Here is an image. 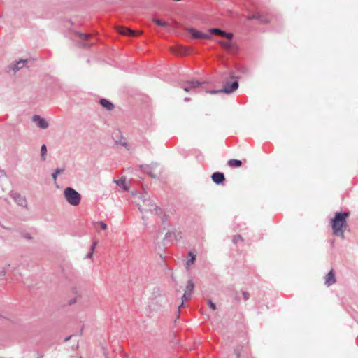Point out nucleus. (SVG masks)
I'll list each match as a JSON object with an SVG mask.
<instances>
[{
	"instance_id": "obj_19",
	"label": "nucleus",
	"mask_w": 358,
	"mask_h": 358,
	"mask_svg": "<svg viewBox=\"0 0 358 358\" xmlns=\"http://www.w3.org/2000/svg\"><path fill=\"white\" fill-rule=\"evenodd\" d=\"M189 52V49L184 47V46H179L177 48V50L176 51V54L178 55H187Z\"/></svg>"
},
{
	"instance_id": "obj_34",
	"label": "nucleus",
	"mask_w": 358,
	"mask_h": 358,
	"mask_svg": "<svg viewBox=\"0 0 358 358\" xmlns=\"http://www.w3.org/2000/svg\"><path fill=\"white\" fill-rule=\"evenodd\" d=\"M64 171V169H59V168H57V169H56L55 170V171H54V172H55V173H56V174H57V175H58V174H59V173H63Z\"/></svg>"
},
{
	"instance_id": "obj_38",
	"label": "nucleus",
	"mask_w": 358,
	"mask_h": 358,
	"mask_svg": "<svg viewBox=\"0 0 358 358\" xmlns=\"http://www.w3.org/2000/svg\"><path fill=\"white\" fill-rule=\"evenodd\" d=\"M6 274V269H3V271H1L0 272V275H1V276H4Z\"/></svg>"
},
{
	"instance_id": "obj_30",
	"label": "nucleus",
	"mask_w": 358,
	"mask_h": 358,
	"mask_svg": "<svg viewBox=\"0 0 358 358\" xmlns=\"http://www.w3.org/2000/svg\"><path fill=\"white\" fill-rule=\"evenodd\" d=\"M258 18H259V13H255L254 15H250L247 17V19L248 20H257Z\"/></svg>"
},
{
	"instance_id": "obj_45",
	"label": "nucleus",
	"mask_w": 358,
	"mask_h": 358,
	"mask_svg": "<svg viewBox=\"0 0 358 358\" xmlns=\"http://www.w3.org/2000/svg\"><path fill=\"white\" fill-rule=\"evenodd\" d=\"M79 358H81V357H79Z\"/></svg>"
},
{
	"instance_id": "obj_26",
	"label": "nucleus",
	"mask_w": 358,
	"mask_h": 358,
	"mask_svg": "<svg viewBox=\"0 0 358 358\" xmlns=\"http://www.w3.org/2000/svg\"><path fill=\"white\" fill-rule=\"evenodd\" d=\"M257 20H259L263 24H267L269 22L268 18L261 13H259V18H258Z\"/></svg>"
},
{
	"instance_id": "obj_11",
	"label": "nucleus",
	"mask_w": 358,
	"mask_h": 358,
	"mask_svg": "<svg viewBox=\"0 0 358 358\" xmlns=\"http://www.w3.org/2000/svg\"><path fill=\"white\" fill-rule=\"evenodd\" d=\"M27 63V59H20L19 61H17L11 64H10L8 67L9 70H12L14 72H16L19 71L20 69H22L25 64Z\"/></svg>"
},
{
	"instance_id": "obj_36",
	"label": "nucleus",
	"mask_w": 358,
	"mask_h": 358,
	"mask_svg": "<svg viewBox=\"0 0 358 358\" xmlns=\"http://www.w3.org/2000/svg\"><path fill=\"white\" fill-rule=\"evenodd\" d=\"M234 353L236 354L237 358L240 357V350H239V349H238V348L235 349L234 350Z\"/></svg>"
},
{
	"instance_id": "obj_33",
	"label": "nucleus",
	"mask_w": 358,
	"mask_h": 358,
	"mask_svg": "<svg viewBox=\"0 0 358 358\" xmlns=\"http://www.w3.org/2000/svg\"><path fill=\"white\" fill-rule=\"evenodd\" d=\"M243 297L245 301H247L250 298V294L248 292L243 291Z\"/></svg>"
},
{
	"instance_id": "obj_3",
	"label": "nucleus",
	"mask_w": 358,
	"mask_h": 358,
	"mask_svg": "<svg viewBox=\"0 0 358 358\" xmlns=\"http://www.w3.org/2000/svg\"><path fill=\"white\" fill-rule=\"evenodd\" d=\"M64 196L68 203L72 206H76L80 203V194L71 187H66L64 189Z\"/></svg>"
},
{
	"instance_id": "obj_15",
	"label": "nucleus",
	"mask_w": 358,
	"mask_h": 358,
	"mask_svg": "<svg viewBox=\"0 0 358 358\" xmlns=\"http://www.w3.org/2000/svg\"><path fill=\"white\" fill-rule=\"evenodd\" d=\"M12 196L15 201L20 206H27V200L22 196L19 194L14 193L12 194Z\"/></svg>"
},
{
	"instance_id": "obj_41",
	"label": "nucleus",
	"mask_w": 358,
	"mask_h": 358,
	"mask_svg": "<svg viewBox=\"0 0 358 358\" xmlns=\"http://www.w3.org/2000/svg\"><path fill=\"white\" fill-rule=\"evenodd\" d=\"M72 336H70L66 337V338H65V341H66L69 340Z\"/></svg>"
},
{
	"instance_id": "obj_27",
	"label": "nucleus",
	"mask_w": 358,
	"mask_h": 358,
	"mask_svg": "<svg viewBox=\"0 0 358 358\" xmlns=\"http://www.w3.org/2000/svg\"><path fill=\"white\" fill-rule=\"evenodd\" d=\"M96 245H97V242H96V241H94V242L92 243V246H91V248H90V252L87 255V258H91V257H92V255H93V252H94V249H95V248H96Z\"/></svg>"
},
{
	"instance_id": "obj_13",
	"label": "nucleus",
	"mask_w": 358,
	"mask_h": 358,
	"mask_svg": "<svg viewBox=\"0 0 358 358\" xmlns=\"http://www.w3.org/2000/svg\"><path fill=\"white\" fill-rule=\"evenodd\" d=\"M336 282V278L334 271L331 269L325 277L324 284L329 287Z\"/></svg>"
},
{
	"instance_id": "obj_14",
	"label": "nucleus",
	"mask_w": 358,
	"mask_h": 358,
	"mask_svg": "<svg viewBox=\"0 0 358 358\" xmlns=\"http://www.w3.org/2000/svg\"><path fill=\"white\" fill-rule=\"evenodd\" d=\"M118 32L124 36H134L137 35V32L136 31L124 27H119Z\"/></svg>"
},
{
	"instance_id": "obj_10",
	"label": "nucleus",
	"mask_w": 358,
	"mask_h": 358,
	"mask_svg": "<svg viewBox=\"0 0 358 358\" xmlns=\"http://www.w3.org/2000/svg\"><path fill=\"white\" fill-rule=\"evenodd\" d=\"M32 120L34 122L37 124L39 128L42 129H45L48 127L49 124L48 122L44 118H42L41 116L38 115H34L32 117Z\"/></svg>"
},
{
	"instance_id": "obj_29",
	"label": "nucleus",
	"mask_w": 358,
	"mask_h": 358,
	"mask_svg": "<svg viewBox=\"0 0 358 358\" xmlns=\"http://www.w3.org/2000/svg\"><path fill=\"white\" fill-rule=\"evenodd\" d=\"M117 185L119 186H122L124 189H126L124 184H125V179L124 178H120L119 180L115 181Z\"/></svg>"
},
{
	"instance_id": "obj_16",
	"label": "nucleus",
	"mask_w": 358,
	"mask_h": 358,
	"mask_svg": "<svg viewBox=\"0 0 358 358\" xmlns=\"http://www.w3.org/2000/svg\"><path fill=\"white\" fill-rule=\"evenodd\" d=\"M76 34L78 36V38L82 41H83V43L82 44V45L83 47H88V46L91 45V44H88L87 43L85 42L88 40V38H90V36H91L90 34H83V33H79V32L76 33Z\"/></svg>"
},
{
	"instance_id": "obj_25",
	"label": "nucleus",
	"mask_w": 358,
	"mask_h": 358,
	"mask_svg": "<svg viewBox=\"0 0 358 358\" xmlns=\"http://www.w3.org/2000/svg\"><path fill=\"white\" fill-rule=\"evenodd\" d=\"M154 22L156 24L161 27H167L169 25V24L166 22L159 19H155Z\"/></svg>"
},
{
	"instance_id": "obj_39",
	"label": "nucleus",
	"mask_w": 358,
	"mask_h": 358,
	"mask_svg": "<svg viewBox=\"0 0 358 358\" xmlns=\"http://www.w3.org/2000/svg\"><path fill=\"white\" fill-rule=\"evenodd\" d=\"M120 144H121L122 146H124V147H125L126 148H127V149H128V145H127V143L126 142H124H124H121V143H120Z\"/></svg>"
},
{
	"instance_id": "obj_8",
	"label": "nucleus",
	"mask_w": 358,
	"mask_h": 358,
	"mask_svg": "<svg viewBox=\"0 0 358 358\" xmlns=\"http://www.w3.org/2000/svg\"><path fill=\"white\" fill-rule=\"evenodd\" d=\"M178 236H179V238H181L180 232L171 231H167L164 238V245H166L168 243L171 242L173 239L178 240Z\"/></svg>"
},
{
	"instance_id": "obj_21",
	"label": "nucleus",
	"mask_w": 358,
	"mask_h": 358,
	"mask_svg": "<svg viewBox=\"0 0 358 358\" xmlns=\"http://www.w3.org/2000/svg\"><path fill=\"white\" fill-rule=\"evenodd\" d=\"M188 255L190 257V259L186 263L187 267H189L192 264H194L196 260V255L192 252L191 251L188 252Z\"/></svg>"
},
{
	"instance_id": "obj_4",
	"label": "nucleus",
	"mask_w": 358,
	"mask_h": 358,
	"mask_svg": "<svg viewBox=\"0 0 358 358\" xmlns=\"http://www.w3.org/2000/svg\"><path fill=\"white\" fill-rule=\"evenodd\" d=\"M159 164L157 162L151 163L150 164L141 165L140 168L144 173L148 174L152 178L157 177V169Z\"/></svg>"
},
{
	"instance_id": "obj_17",
	"label": "nucleus",
	"mask_w": 358,
	"mask_h": 358,
	"mask_svg": "<svg viewBox=\"0 0 358 358\" xmlns=\"http://www.w3.org/2000/svg\"><path fill=\"white\" fill-rule=\"evenodd\" d=\"M99 103L103 108L108 110H111L114 108L113 103L106 99H101Z\"/></svg>"
},
{
	"instance_id": "obj_40",
	"label": "nucleus",
	"mask_w": 358,
	"mask_h": 358,
	"mask_svg": "<svg viewBox=\"0 0 358 358\" xmlns=\"http://www.w3.org/2000/svg\"><path fill=\"white\" fill-rule=\"evenodd\" d=\"M230 77H231V78H234V72H231V73H230Z\"/></svg>"
},
{
	"instance_id": "obj_7",
	"label": "nucleus",
	"mask_w": 358,
	"mask_h": 358,
	"mask_svg": "<svg viewBox=\"0 0 358 358\" xmlns=\"http://www.w3.org/2000/svg\"><path fill=\"white\" fill-rule=\"evenodd\" d=\"M188 31L192 37L196 39H209L211 37L210 34L203 33L193 28H189Z\"/></svg>"
},
{
	"instance_id": "obj_23",
	"label": "nucleus",
	"mask_w": 358,
	"mask_h": 358,
	"mask_svg": "<svg viewBox=\"0 0 358 358\" xmlns=\"http://www.w3.org/2000/svg\"><path fill=\"white\" fill-rule=\"evenodd\" d=\"M192 294L189 292H185L183 294V296L182 297V303L180 306L178 307V310L180 311V309L181 307L184 306V301L190 299Z\"/></svg>"
},
{
	"instance_id": "obj_5",
	"label": "nucleus",
	"mask_w": 358,
	"mask_h": 358,
	"mask_svg": "<svg viewBox=\"0 0 358 358\" xmlns=\"http://www.w3.org/2000/svg\"><path fill=\"white\" fill-rule=\"evenodd\" d=\"M238 86V78H236V79L231 83L226 82L223 85V88L221 89L220 91L229 94L236 90Z\"/></svg>"
},
{
	"instance_id": "obj_43",
	"label": "nucleus",
	"mask_w": 358,
	"mask_h": 358,
	"mask_svg": "<svg viewBox=\"0 0 358 358\" xmlns=\"http://www.w3.org/2000/svg\"><path fill=\"white\" fill-rule=\"evenodd\" d=\"M74 302H75L74 301H70V303H71V304H72V303H73Z\"/></svg>"
},
{
	"instance_id": "obj_37",
	"label": "nucleus",
	"mask_w": 358,
	"mask_h": 358,
	"mask_svg": "<svg viewBox=\"0 0 358 358\" xmlns=\"http://www.w3.org/2000/svg\"><path fill=\"white\" fill-rule=\"evenodd\" d=\"M208 92L210 94H215L220 93V92H222L220 91V90H210Z\"/></svg>"
},
{
	"instance_id": "obj_20",
	"label": "nucleus",
	"mask_w": 358,
	"mask_h": 358,
	"mask_svg": "<svg viewBox=\"0 0 358 358\" xmlns=\"http://www.w3.org/2000/svg\"><path fill=\"white\" fill-rule=\"evenodd\" d=\"M194 288V284L193 282V280L192 279L189 280L187 282V285L186 286L185 292H189L192 294L193 289Z\"/></svg>"
},
{
	"instance_id": "obj_2",
	"label": "nucleus",
	"mask_w": 358,
	"mask_h": 358,
	"mask_svg": "<svg viewBox=\"0 0 358 358\" xmlns=\"http://www.w3.org/2000/svg\"><path fill=\"white\" fill-rule=\"evenodd\" d=\"M140 199L143 202V205L138 204V209L141 213L149 211L154 213L156 215H160L162 213V209L147 195H142Z\"/></svg>"
},
{
	"instance_id": "obj_6",
	"label": "nucleus",
	"mask_w": 358,
	"mask_h": 358,
	"mask_svg": "<svg viewBox=\"0 0 358 358\" xmlns=\"http://www.w3.org/2000/svg\"><path fill=\"white\" fill-rule=\"evenodd\" d=\"M208 31L210 34H217L225 37L228 41H231L233 38L232 33H227L220 28H210L208 29Z\"/></svg>"
},
{
	"instance_id": "obj_35",
	"label": "nucleus",
	"mask_w": 358,
	"mask_h": 358,
	"mask_svg": "<svg viewBox=\"0 0 358 358\" xmlns=\"http://www.w3.org/2000/svg\"><path fill=\"white\" fill-rule=\"evenodd\" d=\"M57 174H56L55 172H54L52 174V179L54 180V182L56 183L57 182Z\"/></svg>"
},
{
	"instance_id": "obj_24",
	"label": "nucleus",
	"mask_w": 358,
	"mask_h": 358,
	"mask_svg": "<svg viewBox=\"0 0 358 358\" xmlns=\"http://www.w3.org/2000/svg\"><path fill=\"white\" fill-rule=\"evenodd\" d=\"M47 147L45 144H43L41 148V160L45 161L46 159Z\"/></svg>"
},
{
	"instance_id": "obj_32",
	"label": "nucleus",
	"mask_w": 358,
	"mask_h": 358,
	"mask_svg": "<svg viewBox=\"0 0 358 358\" xmlns=\"http://www.w3.org/2000/svg\"><path fill=\"white\" fill-rule=\"evenodd\" d=\"M208 304L212 310L216 309V305L210 299L208 300Z\"/></svg>"
},
{
	"instance_id": "obj_18",
	"label": "nucleus",
	"mask_w": 358,
	"mask_h": 358,
	"mask_svg": "<svg viewBox=\"0 0 358 358\" xmlns=\"http://www.w3.org/2000/svg\"><path fill=\"white\" fill-rule=\"evenodd\" d=\"M227 164L231 167H240L242 165V162L238 159H229Z\"/></svg>"
},
{
	"instance_id": "obj_44",
	"label": "nucleus",
	"mask_w": 358,
	"mask_h": 358,
	"mask_svg": "<svg viewBox=\"0 0 358 358\" xmlns=\"http://www.w3.org/2000/svg\"><path fill=\"white\" fill-rule=\"evenodd\" d=\"M27 238H30L31 237L29 236H26Z\"/></svg>"
},
{
	"instance_id": "obj_28",
	"label": "nucleus",
	"mask_w": 358,
	"mask_h": 358,
	"mask_svg": "<svg viewBox=\"0 0 358 358\" xmlns=\"http://www.w3.org/2000/svg\"><path fill=\"white\" fill-rule=\"evenodd\" d=\"M94 226L99 225L101 229H102V230H106L108 227L107 224L102 221L94 222Z\"/></svg>"
},
{
	"instance_id": "obj_42",
	"label": "nucleus",
	"mask_w": 358,
	"mask_h": 358,
	"mask_svg": "<svg viewBox=\"0 0 358 358\" xmlns=\"http://www.w3.org/2000/svg\"><path fill=\"white\" fill-rule=\"evenodd\" d=\"M189 100H190V99H189V98H188V97L185 98V101H189Z\"/></svg>"
},
{
	"instance_id": "obj_12",
	"label": "nucleus",
	"mask_w": 358,
	"mask_h": 358,
	"mask_svg": "<svg viewBox=\"0 0 358 358\" xmlns=\"http://www.w3.org/2000/svg\"><path fill=\"white\" fill-rule=\"evenodd\" d=\"M211 178L213 181L217 185L222 184L225 180L224 175L222 172L213 173L211 176Z\"/></svg>"
},
{
	"instance_id": "obj_22",
	"label": "nucleus",
	"mask_w": 358,
	"mask_h": 358,
	"mask_svg": "<svg viewBox=\"0 0 358 358\" xmlns=\"http://www.w3.org/2000/svg\"><path fill=\"white\" fill-rule=\"evenodd\" d=\"M220 44L225 49L227 50H231L233 47V44L231 43V41H228L227 42L224 41H220Z\"/></svg>"
},
{
	"instance_id": "obj_9",
	"label": "nucleus",
	"mask_w": 358,
	"mask_h": 358,
	"mask_svg": "<svg viewBox=\"0 0 358 358\" xmlns=\"http://www.w3.org/2000/svg\"><path fill=\"white\" fill-rule=\"evenodd\" d=\"M203 83H205L204 82H199L198 80L187 81L185 84V85L183 87V90L185 92H191L192 90L199 87L201 84H203Z\"/></svg>"
},
{
	"instance_id": "obj_1",
	"label": "nucleus",
	"mask_w": 358,
	"mask_h": 358,
	"mask_svg": "<svg viewBox=\"0 0 358 358\" xmlns=\"http://www.w3.org/2000/svg\"><path fill=\"white\" fill-rule=\"evenodd\" d=\"M349 212H337L335 213L334 217L331 220V227L333 234L336 236L344 238V228L347 227L346 219L349 217Z\"/></svg>"
},
{
	"instance_id": "obj_31",
	"label": "nucleus",
	"mask_w": 358,
	"mask_h": 358,
	"mask_svg": "<svg viewBox=\"0 0 358 358\" xmlns=\"http://www.w3.org/2000/svg\"><path fill=\"white\" fill-rule=\"evenodd\" d=\"M242 241H243V238L240 235H237V236H234L233 238V242L235 244L237 243L238 242Z\"/></svg>"
}]
</instances>
